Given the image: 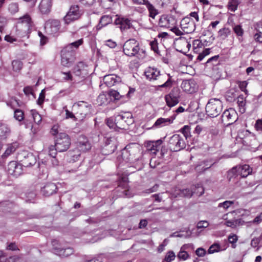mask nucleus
I'll use <instances>...</instances> for the list:
<instances>
[{"label": "nucleus", "mask_w": 262, "mask_h": 262, "mask_svg": "<svg viewBox=\"0 0 262 262\" xmlns=\"http://www.w3.org/2000/svg\"><path fill=\"white\" fill-rule=\"evenodd\" d=\"M252 172V168L248 164L237 165L233 167L227 172L228 181L236 183L240 178H245Z\"/></svg>", "instance_id": "nucleus-1"}, {"label": "nucleus", "mask_w": 262, "mask_h": 262, "mask_svg": "<svg viewBox=\"0 0 262 262\" xmlns=\"http://www.w3.org/2000/svg\"><path fill=\"white\" fill-rule=\"evenodd\" d=\"M144 74L147 79L149 81L157 80L160 76L167 77L168 79L164 83L159 85L160 88H170L173 82V80L171 79L172 77L170 74L161 75L160 71L157 68L149 67L144 72Z\"/></svg>", "instance_id": "nucleus-2"}, {"label": "nucleus", "mask_w": 262, "mask_h": 262, "mask_svg": "<svg viewBox=\"0 0 262 262\" xmlns=\"http://www.w3.org/2000/svg\"><path fill=\"white\" fill-rule=\"evenodd\" d=\"M52 250L54 254L61 257H67L74 253L72 247L66 245V244L57 239L52 241Z\"/></svg>", "instance_id": "nucleus-3"}, {"label": "nucleus", "mask_w": 262, "mask_h": 262, "mask_svg": "<svg viewBox=\"0 0 262 262\" xmlns=\"http://www.w3.org/2000/svg\"><path fill=\"white\" fill-rule=\"evenodd\" d=\"M123 173L125 174L119 177L117 182L116 181V185H117V187H116V196L129 198L131 194L129 190L127 173L126 171H123Z\"/></svg>", "instance_id": "nucleus-4"}, {"label": "nucleus", "mask_w": 262, "mask_h": 262, "mask_svg": "<svg viewBox=\"0 0 262 262\" xmlns=\"http://www.w3.org/2000/svg\"><path fill=\"white\" fill-rule=\"evenodd\" d=\"M223 109L222 102L216 98L210 99L206 105V114L210 117L218 116Z\"/></svg>", "instance_id": "nucleus-5"}, {"label": "nucleus", "mask_w": 262, "mask_h": 262, "mask_svg": "<svg viewBox=\"0 0 262 262\" xmlns=\"http://www.w3.org/2000/svg\"><path fill=\"white\" fill-rule=\"evenodd\" d=\"M134 144V143L128 144L121 150L120 154L117 157V160L119 161L118 166V169H124L125 168H122V167L124 166H125L126 167L130 166L129 162L132 159L130 154V149L132 145Z\"/></svg>", "instance_id": "nucleus-6"}, {"label": "nucleus", "mask_w": 262, "mask_h": 262, "mask_svg": "<svg viewBox=\"0 0 262 262\" xmlns=\"http://www.w3.org/2000/svg\"><path fill=\"white\" fill-rule=\"evenodd\" d=\"M168 144L169 148L173 151H179L186 147L184 138L178 134H174L170 137Z\"/></svg>", "instance_id": "nucleus-7"}, {"label": "nucleus", "mask_w": 262, "mask_h": 262, "mask_svg": "<svg viewBox=\"0 0 262 262\" xmlns=\"http://www.w3.org/2000/svg\"><path fill=\"white\" fill-rule=\"evenodd\" d=\"M71 140L69 136L64 133H60L56 136L55 147L59 152L66 151L70 147Z\"/></svg>", "instance_id": "nucleus-8"}, {"label": "nucleus", "mask_w": 262, "mask_h": 262, "mask_svg": "<svg viewBox=\"0 0 262 262\" xmlns=\"http://www.w3.org/2000/svg\"><path fill=\"white\" fill-rule=\"evenodd\" d=\"M123 52L128 56H138L140 53L139 43L135 39L127 40L123 46Z\"/></svg>", "instance_id": "nucleus-9"}, {"label": "nucleus", "mask_w": 262, "mask_h": 262, "mask_svg": "<svg viewBox=\"0 0 262 262\" xmlns=\"http://www.w3.org/2000/svg\"><path fill=\"white\" fill-rule=\"evenodd\" d=\"M61 63L62 65L64 67H70L75 61V52L73 50H69L64 48L61 51Z\"/></svg>", "instance_id": "nucleus-10"}, {"label": "nucleus", "mask_w": 262, "mask_h": 262, "mask_svg": "<svg viewBox=\"0 0 262 262\" xmlns=\"http://www.w3.org/2000/svg\"><path fill=\"white\" fill-rule=\"evenodd\" d=\"M180 97V90L177 88H173L170 92L165 96L167 106L171 107L177 105L179 102Z\"/></svg>", "instance_id": "nucleus-11"}, {"label": "nucleus", "mask_w": 262, "mask_h": 262, "mask_svg": "<svg viewBox=\"0 0 262 262\" xmlns=\"http://www.w3.org/2000/svg\"><path fill=\"white\" fill-rule=\"evenodd\" d=\"M237 119V114L232 108L226 110L221 116L222 122L226 126L232 124Z\"/></svg>", "instance_id": "nucleus-12"}, {"label": "nucleus", "mask_w": 262, "mask_h": 262, "mask_svg": "<svg viewBox=\"0 0 262 262\" xmlns=\"http://www.w3.org/2000/svg\"><path fill=\"white\" fill-rule=\"evenodd\" d=\"M81 15L79 6L78 5L72 6L63 19L66 24H69L78 19Z\"/></svg>", "instance_id": "nucleus-13"}, {"label": "nucleus", "mask_w": 262, "mask_h": 262, "mask_svg": "<svg viewBox=\"0 0 262 262\" xmlns=\"http://www.w3.org/2000/svg\"><path fill=\"white\" fill-rule=\"evenodd\" d=\"M19 159L20 162L26 167L31 166L36 162V157L31 153H22L19 156Z\"/></svg>", "instance_id": "nucleus-14"}, {"label": "nucleus", "mask_w": 262, "mask_h": 262, "mask_svg": "<svg viewBox=\"0 0 262 262\" xmlns=\"http://www.w3.org/2000/svg\"><path fill=\"white\" fill-rule=\"evenodd\" d=\"M45 29L48 34H55L60 29V22L57 19H49L46 22Z\"/></svg>", "instance_id": "nucleus-15"}, {"label": "nucleus", "mask_w": 262, "mask_h": 262, "mask_svg": "<svg viewBox=\"0 0 262 262\" xmlns=\"http://www.w3.org/2000/svg\"><path fill=\"white\" fill-rule=\"evenodd\" d=\"M78 149L74 150L71 152V156L72 157V160L75 162L76 161L79 157L80 156L79 151L83 152L86 151L91 148L90 144L86 141L83 142H79L78 145Z\"/></svg>", "instance_id": "nucleus-16"}, {"label": "nucleus", "mask_w": 262, "mask_h": 262, "mask_svg": "<svg viewBox=\"0 0 262 262\" xmlns=\"http://www.w3.org/2000/svg\"><path fill=\"white\" fill-rule=\"evenodd\" d=\"M23 167L21 163H17L15 161L10 162L8 166V171L10 174L15 177H18L23 173Z\"/></svg>", "instance_id": "nucleus-17"}, {"label": "nucleus", "mask_w": 262, "mask_h": 262, "mask_svg": "<svg viewBox=\"0 0 262 262\" xmlns=\"http://www.w3.org/2000/svg\"><path fill=\"white\" fill-rule=\"evenodd\" d=\"M18 147L17 142H13L7 145L5 151L0 156V162L4 163L9 157L12 155Z\"/></svg>", "instance_id": "nucleus-18"}, {"label": "nucleus", "mask_w": 262, "mask_h": 262, "mask_svg": "<svg viewBox=\"0 0 262 262\" xmlns=\"http://www.w3.org/2000/svg\"><path fill=\"white\" fill-rule=\"evenodd\" d=\"M176 116L177 114H173L170 118H159L152 125V128H160L170 124L173 123V120L176 118Z\"/></svg>", "instance_id": "nucleus-19"}, {"label": "nucleus", "mask_w": 262, "mask_h": 262, "mask_svg": "<svg viewBox=\"0 0 262 262\" xmlns=\"http://www.w3.org/2000/svg\"><path fill=\"white\" fill-rule=\"evenodd\" d=\"M117 15H116V26L123 32L130 28L132 24L130 20L127 18H117Z\"/></svg>", "instance_id": "nucleus-20"}, {"label": "nucleus", "mask_w": 262, "mask_h": 262, "mask_svg": "<svg viewBox=\"0 0 262 262\" xmlns=\"http://www.w3.org/2000/svg\"><path fill=\"white\" fill-rule=\"evenodd\" d=\"M87 66L83 62H78L73 69V73L77 76L84 77L88 74Z\"/></svg>", "instance_id": "nucleus-21"}, {"label": "nucleus", "mask_w": 262, "mask_h": 262, "mask_svg": "<svg viewBox=\"0 0 262 262\" xmlns=\"http://www.w3.org/2000/svg\"><path fill=\"white\" fill-rule=\"evenodd\" d=\"M162 143V140L149 141L146 142V147L148 150L150 151L154 154H156L160 149Z\"/></svg>", "instance_id": "nucleus-22"}, {"label": "nucleus", "mask_w": 262, "mask_h": 262, "mask_svg": "<svg viewBox=\"0 0 262 262\" xmlns=\"http://www.w3.org/2000/svg\"><path fill=\"white\" fill-rule=\"evenodd\" d=\"M52 0H41L39 5V10L42 14H48L51 10Z\"/></svg>", "instance_id": "nucleus-23"}, {"label": "nucleus", "mask_w": 262, "mask_h": 262, "mask_svg": "<svg viewBox=\"0 0 262 262\" xmlns=\"http://www.w3.org/2000/svg\"><path fill=\"white\" fill-rule=\"evenodd\" d=\"M57 189L56 185L54 183H49L42 188L41 192L44 195L49 196L54 193Z\"/></svg>", "instance_id": "nucleus-24"}, {"label": "nucleus", "mask_w": 262, "mask_h": 262, "mask_svg": "<svg viewBox=\"0 0 262 262\" xmlns=\"http://www.w3.org/2000/svg\"><path fill=\"white\" fill-rule=\"evenodd\" d=\"M10 133V129L6 124L0 123V140L6 139Z\"/></svg>", "instance_id": "nucleus-25"}, {"label": "nucleus", "mask_w": 262, "mask_h": 262, "mask_svg": "<svg viewBox=\"0 0 262 262\" xmlns=\"http://www.w3.org/2000/svg\"><path fill=\"white\" fill-rule=\"evenodd\" d=\"M237 103L239 107V112L242 113H244L246 111V100L245 97L243 95H241L237 98Z\"/></svg>", "instance_id": "nucleus-26"}, {"label": "nucleus", "mask_w": 262, "mask_h": 262, "mask_svg": "<svg viewBox=\"0 0 262 262\" xmlns=\"http://www.w3.org/2000/svg\"><path fill=\"white\" fill-rule=\"evenodd\" d=\"M220 56L219 55H215L209 58L206 62V66L207 67H214L220 64V61L219 60Z\"/></svg>", "instance_id": "nucleus-27"}, {"label": "nucleus", "mask_w": 262, "mask_h": 262, "mask_svg": "<svg viewBox=\"0 0 262 262\" xmlns=\"http://www.w3.org/2000/svg\"><path fill=\"white\" fill-rule=\"evenodd\" d=\"M112 21V18L109 15H104L101 17L99 24L97 26V29H100L102 27L106 26L107 25L111 23Z\"/></svg>", "instance_id": "nucleus-28"}, {"label": "nucleus", "mask_w": 262, "mask_h": 262, "mask_svg": "<svg viewBox=\"0 0 262 262\" xmlns=\"http://www.w3.org/2000/svg\"><path fill=\"white\" fill-rule=\"evenodd\" d=\"M193 193L194 192L189 188L179 189L175 196L190 198L193 195Z\"/></svg>", "instance_id": "nucleus-29"}, {"label": "nucleus", "mask_w": 262, "mask_h": 262, "mask_svg": "<svg viewBox=\"0 0 262 262\" xmlns=\"http://www.w3.org/2000/svg\"><path fill=\"white\" fill-rule=\"evenodd\" d=\"M77 106L81 111L84 112V115H85L87 113L90 112L91 108V105L88 104L84 101H79L77 103Z\"/></svg>", "instance_id": "nucleus-30"}, {"label": "nucleus", "mask_w": 262, "mask_h": 262, "mask_svg": "<svg viewBox=\"0 0 262 262\" xmlns=\"http://www.w3.org/2000/svg\"><path fill=\"white\" fill-rule=\"evenodd\" d=\"M145 5H146V6L149 11V17H150L152 18H155V16L158 13V10L149 2H146V3H145Z\"/></svg>", "instance_id": "nucleus-31"}, {"label": "nucleus", "mask_w": 262, "mask_h": 262, "mask_svg": "<svg viewBox=\"0 0 262 262\" xmlns=\"http://www.w3.org/2000/svg\"><path fill=\"white\" fill-rule=\"evenodd\" d=\"M233 30L234 32L236 35L237 37L238 38L239 41H242V39L241 38L243 36L244 34V30L242 28V27L240 25H235L233 26Z\"/></svg>", "instance_id": "nucleus-32"}, {"label": "nucleus", "mask_w": 262, "mask_h": 262, "mask_svg": "<svg viewBox=\"0 0 262 262\" xmlns=\"http://www.w3.org/2000/svg\"><path fill=\"white\" fill-rule=\"evenodd\" d=\"M83 39H80L75 42L70 43L64 48L69 50H73L74 52V50L77 49L80 45L83 43Z\"/></svg>", "instance_id": "nucleus-33"}, {"label": "nucleus", "mask_w": 262, "mask_h": 262, "mask_svg": "<svg viewBox=\"0 0 262 262\" xmlns=\"http://www.w3.org/2000/svg\"><path fill=\"white\" fill-rule=\"evenodd\" d=\"M31 115L32 117V118L34 120V121L37 124H39L41 123L42 118L40 114L34 110H32L30 111Z\"/></svg>", "instance_id": "nucleus-34"}, {"label": "nucleus", "mask_w": 262, "mask_h": 262, "mask_svg": "<svg viewBox=\"0 0 262 262\" xmlns=\"http://www.w3.org/2000/svg\"><path fill=\"white\" fill-rule=\"evenodd\" d=\"M222 250H223L221 249V246L219 244L214 243L209 247L208 250V253L209 254H213L215 252H219Z\"/></svg>", "instance_id": "nucleus-35"}, {"label": "nucleus", "mask_w": 262, "mask_h": 262, "mask_svg": "<svg viewBox=\"0 0 262 262\" xmlns=\"http://www.w3.org/2000/svg\"><path fill=\"white\" fill-rule=\"evenodd\" d=\"M180 131L183 134V137H185V140L190 137V127L188 125H184Z\"/></svg>", "instance_id": "nucleus-36"}, {"label": "nucleus", "mask_w": 262, "mask_h": 262, "mask_svg": "<svg viewBox=\"0 0 262 262\" xmlns=\"http://www.w3.org/2000/svg\"><path fill=\"white\" fill-rule=\"evenodd\" d=\"M230 30L227 28H223L219 31V36L222 39H225L230 34Z\"/></svg>", "instance_id": "nucleus-37"}, {"label": "nucleus", "mask_w": 262, "mask_h": 262, "mask_svg": "<svg viewBox=\"0 0 262 262\" xmlns=\"http://www.w3.org/2000/svg\"><path fill=\"white\" fill-rule=\"evenodd\" d=\"M104 82L108 87H111L115 84V79L112 75H106L104 77Z\"/></svg>", "instance_id": "nucleus-38"}, {"label": "nucleus", "mask_w": 262, "mask_h": 262, "mask_svg": "<svg viewBox=\"0 0 262 262\" xmlns=\"http://www.w3.org/2000/svg\"><path fill=\"white\" fill-rule=\"evenodd\" d=\"M31 18L29 15H25L19 18L18 24H25L27 28L29 27Z\"/></svg>", "instance_id": "nucleus-39"}, {"label": "nucleus", "mask_w": 262, "mask_h": 262, "mask_svg": "<svg viewBox=\"0 0 262 262\" xmlns=\"http://www.w3.org/2000/svg\"><path fill=\"white\" fill-rule=\"evenodd\" d=\"M238 2L237 0H230L228 2V9L232 12H234L237 8Z\"/></svg>", "instance_id": "nucleus-40"}, {"label": "nucleus", "mask_w": 262, "mask_h": 262, "mask_svg": "<svg viewBox=\"0 0 262 262\" xmlns=\"http://www.w3.org/2000/svg\"><path fill=\"white\" fill-rule=\"evenodd\" d=\"M233 201H225L224 202L219 203L217 208H223L225 211H226L230 206L233 205Z\"/></svg>", "instance_id": "nucleus-41"}, {"label": "nucleus", "mask_w": 262, "mask_h": 262, "mask_svg": "<svg viewBox=\"0 0 262 262\" xmlns=\"http://www.w3.org/2000/svg\"><path fill=\"white\" fill-rule=\"evenodd\" d=\"M14 118L18 121H21L24 119V112L19 109H16L14 112Z\"/></svg>", "instance_id": "nucleus-42"}, {"label": "nucleus", "mask_w": 262, "mask_h": 262, "mask_svg": "<svg viewBox=\"0 0 262 262\" xmlns=\"http://www.w3.org/2000/svg\"><path fill=\"white\" fill-rule=\"evenodd\" d=\"M238 241V237L236 234H231L228 236V241L232 244V248H235L236 247V243Z\"/></svg>", "instance_id": "nucleus-43"}, {"label": "nucleus", "mask_w": 262, "mask_h": 262, "mask_svg": "<svg viewBox=\"0 0 262 262\" xmlns=\"http://www.w3.org/2000/svg\"><path fill=\"white\" fill-rule=\"evenodd\" d=\"M12 66L13 71L15 72H18L22 68L23 63L19 60H13L12 62Z\"/></svg>", "instance_id": "nucleus-44"}, {"label": "nucleus", "mask_w": 262, "mask_h": 262, "mask_svg": "<svg viewBox=\"0 0 262 262\" xmlns=\"http://www.w3.org/2000/svg\"><path fill=\"white\" fill-rule=\"evenodd\" d=\"M239 223V221L238 220H227L224 223L227 227H229L232 228H234Z\"/></svg>", "instance_id": "nucleus-45"}, {"label": "nucleus", "mask_w": 262, "mask_h": 262, "mask_svg": "<svg viewBox=\"0 0 262 262\" xmlns=\"http://www.w3.org/2000/svg\"><path fill=\"white\" fill-rule=\"evenodd\" d=\"M176 257L174 253L172 251H169L167 252L165 257L164 260L166 262H171Z\"/></svg>", "instance_id": "nucleus-46"}, {"label": "nucleus", "mask_w": 262, "mask_h": 262, "mask_svg": "<svg viewBox=\"0 0 262 262\" xmlns=\"http://www.w3.org/2000/svg\"><path fill=\"white\" fill-rule=\"evenodd\" d=\"M9 11L11 13H15L18 11V6L16 3H12L9 5L8 7Z\"/></svg>", "instance_id": "nucleus-47"}, {"label": "nucleus", "mask_w": 262, "mask_h": 262, "mask_svg": "<svg viewBox=\"0 0 262 262\" xmlns=\"http://www.w3.org/2000/svg\"><path fill=\"white\" fill-rule=\"evenodd\" d=\"M97 101L99 105L104 104L107 102L106 95L104 94H100L97 99Z\"/></svg>", "instance_id": "nucleus-48"}, {"label": "nucleus", "mask_w": 262, "mask_h": 262, "mask_svg": "<svg viewBox=\"0 0 262 262\" xmlns=\"http://www.w3.org/2000/svg\"><path fill=\"white\" fill-rule=\"evenodd\" d=\"M57 151H58V150H57L55 145H51L49 147V155L51 158H55V156L57 154Z\"/></svg>", "instance_id": "nucleus-49"}, {"label": "nucleus", "mask_w": 262, "mask_h": 262, "mask_svg": "<svg viewBox=\"0 0 262 262\" xmlns=\"http://www.w3.org/2000/svg\"><path fill=\"white\" fill-rule=\"evenodd\" d=\"M150 46L151 49L157 54H159V51L158 49V42L157 39H155L154 40L150 42Z\"/></svg>", "instance_id": "nucleus-50"}, {"label": "nucleus", "mask_w": 262, "mask_h": 262, "mask_svg": "<svg viewBox=\"0 0 262 262\" xmlns=\"http://www.w3.org/2000/svg\"><path fill=\"white\" fill-rule=\"evenodd\" d=\"M238 86H239L240 90L242 91L245 92L246 94H247L248 91L246 89V88L248 85V83L247 82V81H239L238 83Z\"/></svg>", "instance_id": "nucleus-51"}, {"label": "nucleus", "mask_w": 262, "mask_h": 262, "mask_svg": "<svg viewBox=\"0 0 262 262\" xmlns=\"http://www.w3.org/2000/svg\"><path fill=\"white\" fill-rule=\"evenodd\" d=\"M63 109L66 112V119H67L71 118L72 119L75 121L77 120V118H76L75 115L73 114L72 112H70L67 108V106H64L63 107Z\"/></svg>", "instance_id": "nucleus-52"}, {"label": "nucleus", "mask_w": 262, "mask_h": 262, "mask_svg": "<svg viewBox=\"0 0 262 262\" xmlns=\"http://www.w3.org/2000/svg\"><path fill=\"white\" fill-rule=\"evenodd\" d=\"M209 223L206 221H199L196 225L197 229L206 228L209 226Z\"/></svg>", "instance_id": "nucleus-53"}, {"label": "nucleus", "mask_w": 262, "mask_h": 262, "mask_svg": "<svg viewBox=\"0 0 262 262\" xmlns=\"http://www.w3.org/2000/svg\"><path fill=\"white\" fill-rule=\"evenodd\" d=\"M261 240H262V233L260 234V235L258 238H253L251 241V246L254 248L258 246V245L259 244V243Z\"/></svg>", "instance_id": "nucleus-54"}, {"label": "nucleus", "mask_w": 262, "mask_h": 262, "mask_svg": "<svg viewBox=\"0 0 262 262\" xmlns=\"http://www.w3.org/2000/svg\"><path fill=\"white\" fill-rule=\"evenodd\" d=\"M178 257L180 259H182L183 260H186L189 257V254L188 253L185 251H180L178 254Z\"/></svg>", "instance_id": "nucleus-55"}, {"label": "nucleus", "mask_w": 262, "mask_h": 262, "mask_svg": "<svg viewBox=\"0 0 262 262\" xmlns=\"http://www.w3.org/2000/svg\"><path fill=\"white\" fill-rule=\"evenodd\" d=\"M24 92L27 96H29L31 95L34 98V95L33 92V88L32 86H27L25 87L24 89Z\"/></svg>", "instance_id": "nucleus-56"}, {"label": "nucleus", "mask_w": 262, "mask_h": 262, "mask_svg": "<svg viewBox=\"0 0 262 262\" xmlns=\"http://www.w3.org/2000/svg\"><path fill=\"white\" fill-rule=\"evenodd\" d=\"M45 98V94L44 90H42L39 94L38 99L37 100V103L38 105H41L44 101Z\"/></svg>", "instance_id": "nucleus-57"}, {"label": "nucleus", "mask_w": 262, "mask_h": 262, "mask_svg": "<svg viewBox=\"0 0 262 262\" xmlns=\"http://www.w3.org/2000/svg\"><path fill=\"white\" fill-rule=\"evenodd\" d=\"M107 125L110 128L114 129L115 126V121L113 117H110L106 120Z\"/></svg>", "instance_id": "nucleus-58"}, {"label": "nucleus", "mask_w": 262, "mask_h": 262, "mask_svg": "<svg viewBox=\"0 0 262 262\" xmlns=\"http://www.w3.org/2000/svg\"><path fill=\"white\" fill-rule=\"evenodd\" d=\"M195 254L199 257H203L206 254V251L203 248H199L195 251Z\"/></svg>", "instance_id": "nucleus-59"}, {"label": "nucleus", "mask_w": 262, "mask_h": 262, "mask_svg": "<svg viewBox=\"0 0 262 262\" xmlns=\"http://www.w3.org/2000/svg\"><path fill=\"white\" fill-rule=\"evenodd\" d=\"M102 258L103 255L101 254L100 255H98L97 257H95L91 259L86 260L84 262H102Z\"/></svg>", "instance_id": "nucleus-60"}, {"label": "nucleus", "mask_w": 262, "mask_h": 262, "mask_svg": "<svg viewBox=\"0 0 262 262\" xmlns=\"http://www.w3.org/2000/svg\"><path fill=\"white\" fill-rule=\"evenodd\" d=\"M7 250H10L12 251H16L18 250V248L14 243H10L7 247Z\"/></svg>", "instance_id": "nucleus-61"}, {"label": "nucleus", "mask_w": 262, "mask_h": 262, "mask_svg": "<svg viewBox=\"0 0 262 262\" xmlns=\"http://www.w3.org/2000/svg\"><path fill=\"white\" fill-rule=\"evenodd\" d=\"M255 128L258 131L262 130V120L258 119L256 121L255 124Z\"/></svg>", "instance_id": "nucleus-62"}, {"label": "nucleus", "mask_w": 262, "mask_h": 262, "mask_svg": "<svg viewBox=\"0 0 262 262\" xmlns=\"http://www.w3.org/2000/svg\"><path fill=\"white\" fill-rule=\"evenodd\" d=\"M254 38L256 42L262 43V34L256 32L254 35Z\"/></svg>", "instance_id": "nucleus-63"}, {"label": "nucleus", "mask_w": 262, "mask_h": 262, "mask_svg": "<svg viewBox=\"0 0 262 262\" xmlns=\"http://www.w3.org/2000/svg\"><path fill=\"white\" fill-rule=\"evenodd\" d=\"M20 258L18 256L14 255L10 257L8 259V262H20Z\"/></svg>", "instance_id": "nucleus-64"}]
</instances>
